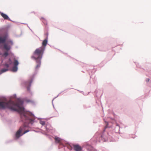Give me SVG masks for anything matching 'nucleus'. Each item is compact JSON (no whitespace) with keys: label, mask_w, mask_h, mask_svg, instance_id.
Returning a JSON list of instances; mask_svg holds the SVG:
<instances>
[{"label":"nucleus","mask_w":151,"mask_h":151,"mask_svg":"<svg viewBox=\"0 0 151 151\" xmlns=\"http://www.w3.org/2000/svg\"><path fill=\"white\" fill-rule=\"evenodd\" d=\"M9 108L12 110L17 111L20 114L22 121L24 123L32 124L35 119L34 115L29 112H26L24 108L19 106L17 102L11 100L5 99L0 100V109Z\"/></svg>","instance_id":"obj_1"},{"label":"nucleus","mask_w":151,"mask_h":151,"mask_svg":"<svg viewBox=\"0 0 151 151\" xmlns=\"http://www.w3.org/2000/svg\"><path fill=\"white\" fill-rule=\"evenodd\" d=\"M45 47H41L36 49L33 52L32 58L35 60L36 65L35 68L38 69L40 67L41 64V60L43 54Z\"/></svg>","instance_id":"obj_2"},{"label":"nucleus","mask_w":151,"mask_h":151,"mask_svg":"<svg viewBox=\"0 0 151 151\" xmlns=\"http://www.w3.org/2000/svg\"><path fill=\"white\" fill-rule=\"evenodd\" d=\"M22 128H19V129L17 131L16 134H15V136L17 138H19L20 136H22L24 134L26 133L29 132V130H25L22 134H21V132H22Z\"/></svg>","instance_id":"obj_3"},{"label":"nucleus","mask_w":151,"mask_h":151,"mask_svg":"<svg viewBox=\"0 0 151 151\" xmlns=\"http://www.w3.org/2000/svg\"><path fill=\"white\" fill-rule=\"evenodd\" d=\"M13 64L14 66L12 68V70L14 72H16L17 70V66L19 64V63L17 60L14 58V59Z\"/></svg>","instance_id":"obj_4"},{"label":"nucleus","mask_w":151,"mask_h":151,"mask_svg":"<svg viewBox=\"0 0 151 151\" xmlns=\"http://www.w3.org/2000/svg\"><path fill=\"white\" fill-rule=\"evenodd\" d=\"M73 147L75 151H82V148L78 145H73Z\"/></svg>","instance_id":"obj_5"},{"label":"nucleus","mask_w":151,"mask_h":151,"mask_svg":"<svg viewBox=\"0 0 151 151\" xmlns=\"http://www.w3.org/2000/svg\"><path fill=\"white\" fill-rule=\"evenodd\" d=\"M7 38L6 36H5L3 37H0V44L4 43Z\"/></svg>","instance_id":"obj_6"},{"label":"nucleus","mask_w":151,"mask_h":151,"mask_svg":"<svg viewBox=\"0 0 151 151\" xmlns=\"http://www.w3.org/2000/svg\"><path fill=\"white\" fill-rule=\"evenodd\" d=\"M55 142L56 143H60V145L61 144V142L62 141L61 139L60 138L58 137H55L54 138Z\"/></svg>","instance_id":"obj_7"},{"label":"nucleus","mask_w":151,"mask_h":151,"mask_svg":"<svg viewBox=\"0 0 151 151\" xmlns=\"http://www.w3.org/2000/svg\"><path fill=\"white\" fill-rule=\"evenodd\" d=\"M10 47L7 44L5 43L4 45V48L6 51L9 50L10 49Z\"/></svg>","instance_id":"obj_8"},{"label":"nucleus","mask_w":151,"mask_h":151,"mask_svg":"<svg viewBox=\"0 0 151 151\" xmlns=\"http://www.w3.org/2000/svg\"><path fill=\"white\" fill-rule=\"evenodd\" d=\"M12 63L11 60L10 59H9L8 63H6L4 64V65L7 68L9 67L10 65Z\"/></svg>","instance_id":"obj_9"},{"label":"nucleus","mask_w":151,"mask_h":151,"mask_svg":"<svg viewBox=\"0 0 151 151\" xmlns=\"http://www.w3.org/2000/svg\"><path fill=\"white\" fill-rule=\"evenodd\" d=\"M0 14L2 17L5 19H8L9 17L6 14L2 13H1Z\"/></svg>","instance_id":"obj_10"},{"label":"nucleus","mask_w":151,"mask_h":151,"mask_svg":"<svg viewBox=\"0 0 151 151\" xmlns=\"http://www.w3.org/2000/svg\"><path fill=\"white\" fill-rule=\"evenodd\" d=\"M47 42V39L45 40L42 42V47H45V46L46 45Z\"/></svg>","instance_id":"obj_11"},{"label":"nucleus","mask_w":151,"mask_h":151,"mask_svg":"<svg viewBox=\"0 0 151 151\" xmlns=\"http://www.w3.org/2000/svg\"><path fill=\"white\" fill-rule=\"evenodd\" d=\"M8 70V69L7 68H4L2 69L1 70H0V74L5 72H6Z\"/></svg>","instance_id":"obj_12"},{"label":"nucleus","mask_w":151,"mask_h":151,"mask_svg":"<svg viewBox=\"0 0 151 151\" xmlns=\"http://www.w3.org/2000/svg\"><path fill=\"white\" fill-rule=\"evenodd\" d=\"M26 126V125H24L23 126H21L20 127V128H22V132L25 130Z\"/></svg>","instance_id":"obj_13"},{"label":"nucleus","mask_w":151,"mask_h":151,"mask_svg":"<svg viewBox=\"0 0 151 151\" xmlns=\"http://www.w3.org/2000/svg\"><path fill=\"white\" fill-rule=\"evenodd\" d=\"M9 54L8 52H5L3 54V55L5 57H6Z\"/></svg>","instance_id":"obj_14"},{"label":"nucleus","mask_w":151,"mask_h":151,"mask_svg":"<svg viewBox=\"0 0 151 151\" xmlns=\"http://www.w3.org/2000/svg\"><path fill=\"white\" fill-rule=\"evenodd\" d=\"M40 123L42 125H44L45 124V122L44 121H40Z\"/></svg>","instance_id":"obj_15"},{"label":"nucleus","mask_w":151,"mask_h":151,"mask_svg":"<svg viewBox=\"0 0 151 151\" xmlns=\"http://www.w3.org/2000/svg\"><path fill=\"white\" fill-rule=\"evenodd\" d=\"M28 84H29V86H28L27 87V90L28 91H29V87L31 85V82H28Z\"/></svg>","instance_id":"obj_16"},{"label":"nucleus","mask_w":151,"mask_h":151,"mask_svg":"<svg viewBox=\"0 0 151 151\" xmlns=\"http://www.w3.org/2000/svg\"><path fill=\"white\" fill-rule=\"evenodd\" d=\"M8 43H10L12 45L13 44V42H12L11 40H9L8 41Z\"/></svg>","instance_id":"obj_17"},{"label":"nucleus","mask_w":151,"mask_h":151,"mask_svg":"<svg viewBox=\"0 0 151 151\" xmlns=\"http://www.w3.org/2000/svg\"><path fill=\"white\" fill-rule=\"evenodd\" d=\"M149 81V79H148H148H146V81L147 82H148V81Z\"/></svg>","instance_id":"obj_18"},{"label":"nucleus","mask_w":151,"mask_h":151,"mask_svg":"<svg viewBox=\"0 0 151 151\" xmlns=\"http://www.w3.org/2000/svg\"><path fill=\"white\" fill-rule=\"evenodd\" d=\"M69 147H70V146H68V148L69 149L71 150V148H69Z\"/></svg>","instance_id":"obj_19"}]
</instances>
